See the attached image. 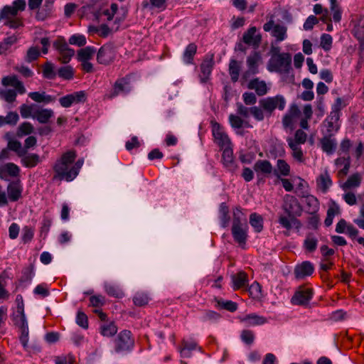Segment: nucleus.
Masks as SVG:
<instances>
[{
  "label": "nucleus",
  "instance_id": "6ab92c4d",
  "mask_svg": "<svg viewBox=\"0 0 364 364\" xmlns=\"http://www.w3.org/2000/svg\"><path fill=\"white\" fill-rule=\"evenodd\" d=\"M23 188L19 181H12L7 186V194L11 201L18 200L22 196Z\"/></svg>",
  "mask_w": 364,
  "mask_h": 364
},
{
  "label": "nucleus",
  "instance_id": "b1692460",
  "mask_svg": "<svg viewBox=\"0 0 364 364\" xmlns=\"http://www.w3.org/2000/svg\"><path fill=\"white\" fill-rule=\"evenodd\" d=\"M18 312L21 314L22 326H21V334L20 336V341L25 349L28 348V328L27 323H26V317L23 312V308L18 306Z\"/></svg>",
  "mask_w": 364,
  "mask_h": 364
},
{
  "label": "nucleus",
  "instance_id": "7c9ffc66",
  "mask_svg": "<svg viewBox=\"0 0 364 364\" xmlns=\"http://www.w3.org/2000/svg\"><path fill=\"white\" fill-rule=\"evenodd\" d=\"M19 172L20 169L18 166L14 163H7L4 166L0 167V176L1 178L6 175L17 176Z\"/></svg>",
  "mask_w": 364,
  "mask_h": 364
},
{
  "label": "nucleus",
  "instance_id": "37998d69",
  "mask_svg": "<svg viewBox=\"0 0 364 364\" xmlns=\"http://www.w3.org/2000/svg\"><path fill=\"white\" fill-rule=\"evenodd\" d=\"M361 176L360 173H356L351 175L348 180L344 183L343 189H350L352 188L358 187L361 182Z\"/></svg>",
  "mask_w": 364,
  "mask_h": 364
},
{
  "label": "nucleus",
  "instance_id": "f03ea898",
  "mask_svg": "<svg viewBox=\"0 0 364 364\" xmlns=\"http://www.w3.org/2000/svg\"><path fill=\"white\" fill-rule=\"evenodd\" d=\"M291 57L289 53H274L267 65L268 70L280 74L288 73L291 70Z\"/></svg>",
  "mask_w": 364,
  "mask_h": 364
},
{
  "label": "nucleus",
  "instance_id": "a19ab883",
  "mask_svg": "<svg viewBox=\"0 0 364 364\" xmlns=\"http://www.w3.org/2000/svg\"><path fill=\"white\" fill-rule=\"evenodd\" d=\"M118 10V5L115 3H112L110 6V9H105L102 12L97 11L95 14V18L99 20L102 16H105L107 21L113 19L114 16Z\"/></svg>",
  "mask_w": 364,
  "mask_h": 364
},
{
  "label": "nucleus",
  "instance_id": "6e6552de",
  "mask_svg": "<svg viewBox=\"0 0 364 364\" xmlns=\"http://www.w3.org/2000/svg\"><path fill=\"white\" fill-rule=\"evenodd\" d=\"M116 57V51L111 44H105L97 52V60L100 64L107 65L112 63Z\"/></svg>",
  "mask_w": 364,
  "mask_h": 364
},
{
  "label": "nucleus",
  "instance_id": "f8f14e48",
  "mask_svg": "<svg viewBox=\"0 0 364 364\" xmlns=\"http://www.w3.org/2000/svg\"><path fill=\"white\" fill-rule=\"evenodd\" d=\"M257 31V28L252 26L249 28L242 36L243 43L255 49L259 48L262 41V36Z\"/></svg>",
  "mask_w": 364,
  "mask_h": 364
},
{
  "label": "nucleus",
  "instance_id": "dca6fc26",
  "mask_svg": "<svg viewBox=\"0 0 364 364\" xmlns=\"http://www.w3.org/2000/svg\"><path fill=\"white\" fill-rule=\"evenodd\" d=\"M314 271V267L313 264L309 261H304L295 267L294 274L296 279H301L311 276Z\"/></svg>",
  "mask_w": 364,
  "mask_h": 364
},
{
  "label": "nucleus",
  "instance_id": "bf43d9fd",
  "mask_svg": "<svg viewBox=\"0 0 364 364\" xmlns=\"http://www.w3.org/2000/svg\"><path fill=\"white\" fill-rule=\"evenodd\" d=\"M40 56V51L38 47H31L27 50L25 60L28 63L36 60Z\"/></svg>",
  "mask_w": 364,
  "mask_h": 364
},
{
  "label": "nucleus",
  "instance_id": "5701e85b",
  "mask_svg": "<svg viewBox=\"0 0 364 364\" xmlns=\"http://www.w3.org/2000/svg\"><path fill=\"white\" fill-rule=\"evenodd\" d=\"M241 321L243 322L246 326H255L264 324L267 322V320L265 317L253 313L245 316L241 319Z\"/></svg>",
  "mask_w": 364,
  "mask_h": 364
},
{
  "label": "nucleus",
  "instance_id": "20e7f679",
  "mask_svg": "<svg viewBox=\"0 0 364 364\" xmlns=\"http://www.w3.org/2000/svg\"><path fill=\"white\" fill-rule=\"evenodd\" d=\"M53 48L58 52V60L63 64L68 63L75 54V50L70 48L63 37H58L53 42Z\"/></svg>",
  "mask_w": 364,
  "mask_h": 364
},
{
  "label": "nucleus",
  "instance_id": "680f3d73",
  "mask_svg": "<svg viewBox=\"0 0 364 364\" xmlns=\"http://www.w3.org/2000/svg\"><path fill=\"white\" fill-rule=\"evenodd\" d=\"M229 122L232 128L237 129H241L244 125V119L240 116L232 114L229 116Z\"/></svg>",
  "mask_w": 364,
  "mask_h": 364
},
{
  "label": "nucleus",
  "instance_id": "c9c22d12",
  "mask_svg": "<svg viewBox=\"0 0 364 364\" xmlns=\"http://www.w3.org/2000/svg\"><path fill=\"white\" fill-rule=\"evenodd\" d=\"M317 245V238L313 233H309L304 241V248L309 252H313L316 250Z\"/></svg>",
  "mask_w": 364,
  "mask_h": 364
},
{
  "label": "nucleus",
  "instance_id": "5fc2aeb1",
  "mask_svg": "<svg viewBox=\"0 0 364 364\" xmlns=\"http://www.w3.org/2000/svg\"><path fill=\"white\" fill-rule=\"evenodd\" d=\"M33 126L30 122H23L18 128L17 135L23 136L33 132Z\"/></svg>",
  "mask_w": 364,
  "mask_h": 364
},
{
  "label": "nucleus",
  "instance_id": "79ce46f5",
  "mask_svg": "<svg viewBox=\"0 0 364 364\" xmlns=\"http://www.w3.org/2000/svg\"><path fill=\"white\" fill-rule=\"evenodd\" d=\"M220 219L221 225L223 228L228 226L230 223L229 208L225 203H222L220 205Z\"/></svg>",
  "mask_w": 364,
  "mask_h": 364
},
{
  "label": "nucleus",
  "instance_id": "0eeeda50",
  "mask_svg": "<svg viewBox=\"0 0 364 364\" xmlns=\"http://www.w3.org/2000/svg\"><path fill=\"white\" fill-rule=\"evenodd\" d=\"M259 105L264 111L271 115L276 108L283 110L286 105V100L283 96L277 95L260 100Z\"/></svg>",
  "mask_w": 364,
  "mask_h": 364
},
{
  "label": "nucleus",
  "instance_id": "f704fd0d",
  "mask_svg": "<svg viewBox=\"0 0 364 364\" xmlns=\"http://www.w3.org/2000/svg\"><path fill=\"white\" fill-rule=\"evenodd\" d=\"M339 213L340 208L338 205L335 202H333L327 210V216L324 220L325 225L326 227L331 226L332 225L333 218Z\"/></svg>",
  "mask_w": 364,
  "mask_h": 364
},
{
  "label": "nucleus",
  "instance_id": "3c124183",
  "mask_svg": "<svg viewBox=\"0 0 364 364\" xmlns=\"http://www.w3.org/2000/svg\"><path fill=\"white\" fill-rule=\"evenodd\" d=\"M105 289L106 293L111 296L115 297V298H122L124 295L122 291L117 286L111 284H106L105 285Z\"/></svg>",
  "mask_w": 364,
  "mask_h": 364
},
{
  "label": "nucleus",
  "instance_id": "0e129e2a",
  "mask_svg": "<svg viewBox=\"0 0 364 364\" xmlns=\"http://www.w3.org/2000/svg\"><path fill=\"white\" fill-rule=\"evenodd\" d=\"M17 36L15 35H12L7 38H5L3 40V41L0 42L4 53H6L11 47V46L15 44L17 42Z\"/></svg>",
  "mask_w": 364,
  "mask_h": 364
},
{
  "label": "nucleus",
  "instance_id": "864d4df0",
  "mask_svg": "<svg viewBox=\"0 0 364 364\" xmlns=\"http://www.w3.org/2000/svg\"><path fill=\"white\" fill-rule=\"evenodd\" d=\"M36 107L37 106L36 105H28L23 104L19 108L21 117L24 119L28 117L33 118V113L36 109Z\"/></svg>",
  "mask_w": 364,
  "mask_h": 364
},
{
  "label": "nucleus",
  "instance_id": "1a4fd4ad",
  "mask_svg": "<svg viewBox=\"0 0 364 364\" xmlns=\"http://www.w3.org/2000/svg\"><path fill=\"white\" fill-rule=\"evenodd\" d=\"M283 208L288 216L292 218L294 222H298V220L295 219L294 216L300 215L302 209L298 200L294 196H287Z\"/></svg>",
  "mask_w": 364,
  "mask_h": 364
},
{
  "label": "nucleus",
  "instance_id": "c03bdc74",
  "mask_svg": "<svg viewBox=\"0 0 364 364\" xmlns=\"http://www.w3.org/2000/svg\"><path fill=\"white\" fill-rule=\"evenodd\" d=\"M7 148L15 151L19 157L27 154V151L22 147L21 143L18 140H10L8 142Z\"/></svg>",
  "mask_w": 364,
  "mask_h": 364
},
{
  "label": "nucleus",
  "instance_id": "473e14b6",
  "mask_svg": "<svg viewBox=\"0 0 364 364\" xmlns=\"http://www.w3.org/2000/svg\"><path fill=\"white\" fill-rule=\"evenodd\" d=\"M241 69V63L236 60H231L229 63V74L230 75L231 80L235 82L239 79L240 72Z\"/></svg>",
  "mask_w": 364,
  "mask_h": 364
},
{
  "label": "nucleus",
  "instance_id": "423d86ee",
  "mask_svg": "<svg viewBox=\"0 0 364 364\" xmlns=\"http://www.w3.org/2000/svg\"><path fill=\"white\" fill-rule=\"evenodd\" d=\"M313 289L305 285L299 286L293 296L291 302L294 305L306 306L313 297Z\"/></svg>",
  "mask_w": 364,
  "mask_h": 364
},
{
  "label": "nucleus",
  "instance_id": "4468645a",
  "mask_svg": "<svg viewBox=\"0 0 364 364\" xmlns=\"http://www.w3.org/2000/svg\"><path fill=\"white\" fill-rule=\"evenodd\" d=\"M222 162L224 166L231 172H235L238 166L233 156V151L230 146L223 149L222 154Z\"/></svg>",
  "mask_w": 364,
  "mask_h": 364
},
{
  "label": "nucleus",
  "instance_id": "de8ad7c7",
  "mask_svg": "<svg viewBox=\"0 0 364 364\" xmlns=\"http://www.w3.org/2000/svg\"><path fill=\"white\" fill-rule=\"evenodd\" d=\"M150 301L149 295L144 292H137L133 297V302L137 306H144Z\"/></svg>",
  "mask_w": 364,
  "mask_h": 364
},
{
  "label": "nucleus",
  "instance_id": "603ef678",
  "mask_svg": "<svg viewBox=\"0 0 364 364\" xmlns=\"http://www.w3.org/2000/svg\"><path fill=\"white\" fill-rule=\"evenodd\" d=\"M240 338L243 343L247 345H252L255 339V333L252 330H242L240 334Z\"/></svg>",
  "mask_w": 364,
  "mask_h": 364
},
{
  "label": "nucleus",
  "instance_id": "e2e57ef3",
  "mask_svg": "<svg viewBox=\"0 0 364 364\" xmlns=\"http://www.w3.org/2000/svg\"><path fill=\"white\" fill-rule=\"evenodd\" d=\"M3 119V123L2 126L4 124H11V125H15L19 119L18 114L15 112H10L7 114V115L4 117Z\"/></svg>",
  "mask_w": 364,
  "mask_h": 364
},
{
  "label": "nucleus",
  "instance_id": "f257e3e1",
  "mask_svg": "<svg viewBox=\"0 0 364 364\" xmlns=\"http://www.w3.org/2000/svg\"><path fill=\"white\" fill-rule=\"evenodd\" d=\"M77 157L76 151L69 150L62 154L53 166L54 175L53 181H71L76 177V171L73 169V164Z\"/></svg>",
  "mask_w": 364,
  "mask_h": 364
},
{
  "label": "nucleus",
  "instance_id": "8fccbe9b",
  "mask_svg": "<svg viewBox=\"0 0 364 364\" xmlns=\"http://www.w3.org/2000/svg\"><path fill=\"white\" fill-rule=\"evenodd\" d=\"M58 75L64 80H71L74 76V70L70 65L63 66L58 69Z\"/></svg>",
  "mask_w": 364,
  "mask_h": 364
},
{
  "label": "nucleus",
  "instance_id": "a878e982",
  "mask_svg": "<svg viewBox=\"0 0 364 364\" xmlns=\"http://www.w3.org/2000/svg\"><path fill=\"white\" fill-rule=\"evenodd\" d=\"M250 90H255L259 96H263L267 93V87L264 81H260L258 78L250 80L247 85Z\"/></svg>",
  "mask_w": 364,
  "mask_h": 364
},
{
  "label": "nucleus",
  "instance_id": "2f4dec72",
  "mask_svg": "<svg viewBox=\"0 0 364 364\" xmlns=\"http://www.w3.org/2000/svg\"><path fill=\"white\" fill-rule=\"evenodd\" d=\"M274 174L278 177L279 176H289L290 166L284 159H278L277 161V168H274Z\"/></svg>",
  "mask_w": 364,
  "mask_h": 364
},
{
  "label": "nucleus",
  "instance_id": "ea45409f",
  "mask_svg": "<svg viewBox=\"0 0 364 364\" xmlns=\"http://www.w3.org/2000/svg\"><path fill=\"white\" fill-rule=\"evenodd\" d=\"M95 49L87 46L77 51V60L79 61H87L92 58L95 53Z\"/></svg>",
  "mask_w": 364,
  "mask_h": 364
},
{
  "label": "nucleus",
  "instance_id": "052dcab7",
  "mask_svg": "<svg viewBox=\"0 0 364 364\" xmlns=\"http://www.w3.org/2000/svg\"><path fill=\"white\" fill-rule=\"evenodd\" d=\"M105 303V299L102 295H95L90 297V306L99 309Z\"/></svg>",
  "mask_w": 364,
  "mask_h": 364
},
{
  "label": "nucleus",
  "instance_id": "bb28decb",
  "mask_svg": "<svg viewBox=\"0 0 364 364\" xmlns=\"http://www.w3.org/2000/svg\"><path fill=\"white\" fill-rule=\"evenodd\" d=\"M316 184L323 193L327 192L332 185V181L327 171H325L319 175L316 179Z\"/></svg>",
  "mask_w": 364,
  "mask_h": 364
},
{
  "label": "nucleus",
  "instance_id": "6e6d98bb",
  "mask_svg": "<svg viewBox=\"0 0 364 364\" xmlns=\"http://www.w3.org/2000/svg\"><path fill=\"white\" fill-rule=\"evenodd\" d=\"M247 291L250 297L258 299L261 296V287L257 282H253L250 286L247 287Z\"/></svg>",
  "mask_w": 364,
  "mask_h": 364
},
{
  "label": "nucleus",
  "instance_id": "9b49d317",
  "mask_svg": "<svg viewBox=\"0 0 364 364\" xmlns=\"http://www.w3.org/2000/svg\"><path fill=\"white\" fill-rule=\"evenodd\" d=\"M212 132L215 142L221 148L225 149L230 146V140L228 136L224 132L220 124L216 122H212Z\"/></svg>",
  "mask_w": 364,
  "mask_h": 364
},
{
  "label": "nucleus",
  "instance_id": "e433bc0d",
  "mask_svg": "<svg viewBox=\"0 0 364 364\" xmlns=\"http://www.w3.org/2000/svg\"><path fill=\"white\" fill-rule=\"evenodd\" d=\"M261 57L258 52H254L252 54L250 55L247 59V64L248 68L253 73H258V62L259 61Z\"/></svg>",
  "mask_w": 364,
  "mask_h": 364
},
{
  "label": "nucleus",
  "instance_id": "774afa93",
  "mask_svg": "<svg viewBox=\"0 0 364 364\" xmlns=\"http://www.w3.org/2000/svg\"><path fill=\"white\" fill-rule=\"evenodd\" d=\"M76 323L78 326L83 328L84 329L88 328V318L87 315L82 311H79L77 312Z\"/></svg>",
  "mask_w": 364,
  "mask_h": 364
},
{
  "label": "nucleus",
  "instance_id": "69168bd1",
  "mask_svg": "<svg viewBox=\"0 0 364 364\" xmlns=\"http://www.w3.org/2000/svg\"><path fill=\"white\" fill-rule=\"evenodd\" d=\"M2 16L7 20L11 18L16 17L18 14L16 10L12 6H5L1 11Z\"/></svg>",
  "mask_w": 364,
  "mask_h": 364
},
{
  "label": "nucleus",
  "instance_id": "aec40b11",
  "mask_svg": "<svg viewBox=\"0 0 364 364\" xmlns=\"http://www.w3.org/2000/svg\"><path fill=\"white\" fill-rule=\"evenodd\" d=\"M232 288L235 291L248 287V276L243 271H240L231 276Z\"/></svg>",
  "mask_w": 364,
  "mask_h": 364
},
{
  "label": "nucleus",
  "instance_id": "39448f33",
  "mask_svg": "<svg viewBox=\"0 0 364 364\" xmlns=\"http://www.w3.org/2000/svg\"><path fill=\"white\" fill-rule=\"evenodd\" d=\"M350 25L352 26L351 33L359 42L360 46H364V15L353 14L351 16Z\"/></svg>",
  "mask_w": 364,
  "mask_h": 364
},
{
  "label": "nucleus",
  "instance_id": "13d9d810",
  "mask_svg": "<svg viewBox=\"0 0 364 364\" xmlns=\"http://www.w3.org/2000/svg\"><path fill=\"white\" fill-rule=\"evenodd\" d=\"M331 10L333 12V19L335 22H339L341 19V10L336 0H330Z\"/></svg>",
  "mask_w": 364,
  "mask_h": 364
},
{
  "label": "nucleus",
  "instance_id": "412c9836",
  "mask_svg": "<svg viewBox=\"0 0 364 364\" xmlns=\"http://www.w3.org/2000/svg\"><path fill=\"white\" fill-rule=\"evenodd\" d=\"M54 116V112L50 109H36L33 113V119L37 120L41 124L49 122L50 118Z\"/></svg>",
  "mask_w": 364,
  "mask_h": 364
},
{
  "label": "nucleus",
  "instance_id": "7ed1b4c3",
  "mask_svg": "<svg viewBox=\"0 0 364 364\" xmlns=\"http://www.w3.org/2000/svg\"><path fill=\"white\" fill-rule=\"evenodd\" d=\"M134 346V339L130 331H122L114 340V350L117 353L130 351Z\"/></svg>",
  "mask_w": 364,
  "mask_h": 364
},
{
  "label": "nucleus",
  "instance_id": "ddd939ff",
  "mask_svg": "<svg viewBox=\"0 0 364 364\" xmlns=\"http://www.w3.org/2000/svg\"><path fill=\"white\" fill-rule=\"evenodd\" d=\"M85 92L84 91H79L60 97L59 99V102L63 107L68 108L73 104L85 102Z\"/></svg>",
  "mask_w": 364,
  "mask_h": 364
},
{
  "label": "nucleus",
  "instance_id": "72a5a7b5",
  "mask_svg": "<svg viewBox=\"0 0 364 364\" xmlns=\"http://www.w3.org/2000/svg\"><path fill=\"white\" fill-rule=\"evenodd\" d=\"M197 52V46L194 43H191L186 48L183 55V60L186 64H192L193 62V58Z\"/></svg>",
  "mask_w": 364,
  "mask_h": 364
},
{
  "label": "nucleus",
  "instance_id": "4be33fe9",
  "mask_svg": "<svg viewBox=\"0 0 364 364\" xmlns=\"http://www.w3.org/2000/svg\"><path fill=\"white\" fill-rule=\"evenodd\" d=\"M247 230L248 225L231 228L232 237L240 245H245L247 239Z\"/></svg>",
  "mask_w": 364,
  "mask_h": 364
},
{
  "label": "nucleus",
  "instance_id": "338daca9",
  "mask_svg": "<svg viewBox=\"0 0 364 364\" xmlns=\"http://www.w3.org/2000/svg\"><path fill=\"white\" fill-rule=\"evenodd\" d=\"M34 235V230L29 227L25 226L23 228L21 239L23 243H27L31 241Z\"/></svg>",
  "mask_w": 364,
  "mask_h": 364
},
{
  "label": "nucleus",
  "instance_id": "09e8293b",
  "mask_svg": "<svg viewBox=\"0 0 364 364\" xmlns=\"http://www.w3.org/2000/svg\"><path fill=\"white\" fill-rule=\"evenodd\" d=\"M43 75L46 79H55L56 74L54 72V65L52 63L48 61L43 65Z\"/></svg>",
  "mask_w": 364,
  "mask_h": 364
},
{
  "label": "nucleus",
  "instance_id": "4c0bfd02",
  "mask_svg": "<svg viewBox=\"0 0 364 364\" xmlns=\"http://www.w3.org/2000/svg\"><path fill=\"white\" fill-rule=\"evenodd\" d=\"M250 224L256 232H260L263 230V218L256 213L250 215Z\"/></svg>",
  "mask_w": 364,
  "mask_h": 364
},
{
  "label": "nucleus",
  "instance_id": "4d7b16f0",
  "mask_svg": "<svg viewBox=\"0 0 364 364\" xmlns=\"http://www.w3.org/2000/svg\"><path fill=\"white\" fill-rule=\"evenodd\" d=\"M346 104L341 97L336 99L334 104L332 105L330 114L340 117L341 110L346 107Z\"/></svg>",
  "mask_w": 364,
  "mask_h": 364
},
{
  "label": "nucleus",
  "instance_id": "cd10ccee",
  "mask_svg": "<svg viewBox=\"0 0 364 364\" xmlns=\"http://www.w3.org/2000/svg\"><path fill=\"white\" fill-rule=\"evenodd\" d=\"M28 97L38 103H46L48 104L55 101V97L46 95L45 92H33L28 93Z\"/></svg>",
  "mask_w": 364,
  "mask_h": 364
},
{
  "label": "nucleus",
  "instance_id": "c85d7f7f",
  "mask_svg": "<svg viewBox=\"0 0 364 364\" xmlns=\"http://www.w3.org/2000/svg\"><path fill=\"white\" fill-rule=\"evenodd\" d=\"M40 162V156L37 154H26L24 156H21V164L26 168H33Z\"/></svg>",
  "mask_w": 364,
  "mask_h": 364
},
{
  "label": "nucleus",
  "instance_id": "58836bf2",
  "mask_svg": "<svg viewBox=\"0 0 364 364\" xmlns=\"http://www.w3.org/2000/svg\"><path fill=\"white\" fill-rule=\"evenodd\" d=\"M287 142H288L289 147L292 150L293 157L295 159H296L297 161H299L300 162H303L304 160V154H303V152H302L301 148L299 146V145L296 144V142L294 141V140H293L292 138H288Z\"/></svg>",
  "mask_w": 364,
  "mask_h": 364
},
{
  "label": "nucleus",
  "instance_id": "a18cd8bd",
  "mask_svg": "<svg viewBox=\"0 0 364 364\" xmlns=\"http://www.w3.org/2000/svg\"><path fill=\"white\" fill-rule=\"evenodd\" d=\"M100 333L103 336L111 337L117 332V327L113 322L107 324H103L100 328Z\"/></svg>",
  "mask_w": 364,
  "mask_h": 364
},
{
  "label": "nucleus",
  "instance_id": "c756f323",
  "mask_svg": "<svg viewBox=\"0 0 364 364\" xmlns=\"http://www.w3.org/2000/svg\"><path fill=\"white\" fill-rule=\"evenodd\" d=\"M340 117L329 114L326 119L324 123H326V126L327 127L326 132L327 134H333L332 132H336L340 128V124L338 123Z\"/></svg>",
  "mask_w": 364,
  "mask_h": 364
},
{
  "label": "nucleus",
  "instance_id": "393cba45",
  "mask_svg": "<svg viewBox=\"0 0 364 364\" xmlns=\"http://www.w3.org/2000/svg\"><path fill=\"white\" fill-rule=\"evenodd\" d=\"M232 228L247 227V218L245 213H242L240 207H236L232 211Z\"/></svg>",
  "mask_w": 364,
  "mask_h": 364
},
{
  "label": "nucleus",
  "instance_id": "f3484780",
  "mask_svg": "<svg viewBox=\"0 0 364 364\" xmlns=\"http://www.w3.org/2000/svg\"><path fill=\"white\" fill-rule=\"evenodd\" d=\"M214 64L215 62L213 54H212L210 56L207 55L205 57L203 61L200 65V80L203 82H205L208 80L211 74Z\"/></svg>",
  "mask_w": 364,
  "mask_h": 364
},
{
  "label": "nucleus",
  "instance_id": "a211bd4d",
  "mask_svg": "<svg viewBox=\"0 0 364 364\" xmlns=\"http://www.w3.org/2000/svg\"><path fill=\"white\" fill-rule=\"evenodd\" d=\"M320 144L322 151L328 155L335 151L337 146V141L333 137V134H326L320 139Z\"/></svg>",
  "mask_w": 364,
  "mask_h": 364
},
{
  "label": "nucleus",
  "instance_id": "2eb2a0df",
  "mask_svg": "<svg viewBox=\"0 0 364 364\" xmlns=\"http://www.w3.org/2000/svg\"><path fill=\"white\" fill-rule=\"evenodd\" d=\"M253 168L258 177L259 176L269 177L274 173V168L268 160H257L255 163Z\"/></svg>",
  "mask_w": 364,
  "mask_h": 364
},
{
  "label": "nucleus",
  "instance_id": "49530a36",
  "mask_svg": "<svg viewBox=\"0 0 364 364\" xmlns=\"http://www.w3.org/2000/svg\"><path fill=\"white\" fill-rule=\"evenodd\" d=\"M272 35L275 37L278 41H282L287 37V28L280 24H275L272 31Z\"/></svg>",
  "mask_w": 364,
  "mask_h": 364
},
{
  "label": "nucleus",
  "instance_id": "9d476101",
  "mask_svg": "<svg viewBox=\"0 0 364 364\" xmlns=\"http://www.w3.org/2000/svg\"><path fill=\"white\" fill-rule=\"evenodd\" d=\"M130 90L131 87L129 80L122 77L115 81L112 90L106 95V97L111 100L120 94L127 95Z\"/></svg>",
  "mask_w": 364,
  "mask_h": 364
}]
</instances>
